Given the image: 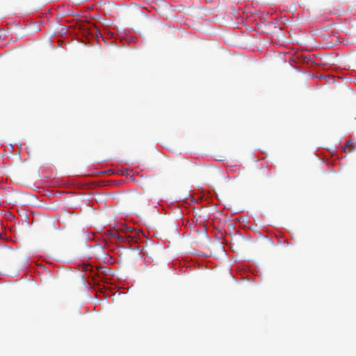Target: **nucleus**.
<instances>
[{
	"label": "nucleus",
	"instance_id": "f257e3e1",
	"mask_svg": "<svg viewBox=\"0 0 356 356\" xmlns=\"http://www.w3.org/2000/svg\"><path fill=\"white\" fill-rule=\"evenodd\" d=\"M348 147H350V149H349V152L352 151L354 149L353 142L352 140H348L346 143L345 147L347 148Z\"/></svg>",
	"mask_w": 356,
	"mask_h": 356
},
{
	"label": "nucleus",
	"instance_id": "f03ea898",
	"mask_svg": "<svg viewBox=\"0 0 356 356\" xmlns=\"http://www.w3.org/2000/svg\"><path fill=\"white\" fill-rule=\"evenodd\" d=\"M83 270L86 272L88 270H91V267L89 265L83 264Z\"/></svg>",
	"mask_w": 356,
	"mask_h": 356
},
{
	"label": "nucleus",
	"instance_id": "7ed1b4c3",
	"mask_svg": "<svg viewBox=\"0 0 356 356\" xmlns=\"http://www.w3.org/2000/svg\"><path fill=\"white\" fill-rule=\"evenodd\" d=\"M135 232H136V234L137 236H140V234H143V232H142L141 230H140V229H138V230H135Z\"/></svg>",
	"mask_w": 356,
	"mask_h": 356
}]
</instances>
